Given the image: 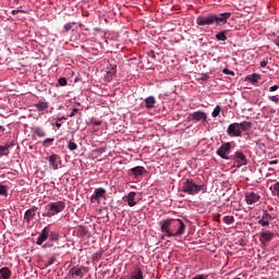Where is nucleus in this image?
<instances>
[{"mask_svg": "<svg viewBox=\"0 0 279 279\" xmlns=\"http://www.w3.org/2000/svg\"><path fill=\"white\" fill-rule=\"evenodd\" d=\"M230 16H232V13L230 12L218 14L209 13L207 15H199L196 17V25L201 27H206V25H226Z\"/></svg>", "mask_w": 279, "mask_h": 279, "instance_id": "obj_1", "label": "nucleus"}, {"mask_svg": "<svg viewBox=\"0 0 279 279\" xmlns=\"http://www.w3.org/2000/svg\"><path fill=\"white\" fill-rule=\"evenodd\" d=\"M206 191L208 187L205 184L199 185L193 179H186L182 186V192L187 195H197L198 193H206Z\"/></svg>", "mask_w": 279, "mask_h": 279, "instance_id": "obj_2", "label": "nucleus"}, {"mask_svg": "<svg viewBox=\"0 0 279 279\" xmlns=\"http://www.w3.org/2000/svg\"><path fill=\"white\" fill-rule=\"evenodd\" d=\"M66 208V203L63 201H58L54 203H49L46 205V213L43 214V217H54L59 213H62Z\"/></svg>", "mask_w": 279, "mask_h": 279, "instance_id": "obj_3", "label": "nucleus"}, {"mask_svg": "<svg viewBox=\"0 0 279 279\" xmlns=\"http://www.w3.org/2000/svg\"><path fill=\"white\" fill-rule=\"evenodd\" d=\"M170 232L172 236H182L186 232V225L182 219H172Z\"/></svg>", "mask_w": 279, "mask_h": 279, "instance_id": "obj_4", "label": "nucleus"}, {"mask_svg": "<svg viewBox=\"0 0 279 279\" xmlns=\"http://www.w3.org/2000/svg\"><path fill=\"white\" fill-rule=\"evenodd\" d=\"M245 202L248 206H251L250 208H254V206H256L257 203L260 202V194L258 193V190L246 189Z\"/></svg>", "mask_w": 279, "mask_h": 279, "instance_id": "obj_5", "label": "nucleus"}, {"mask_svg": "<svg viewBox=\"0 0 279 279\" xmlns=\"http://www.w3.org/2000/svg\"><path fill=\"white\" fill-rule=\"evenodd\" d=\"M245 131V122L231 123L227 129L229 136H241V133Z\"/></svg>", "mask_w": 279, "mask_h": 279, "instance_id": "obj_6", "label": "nucleus"}, {"mask_svg": "<svg viewBox=\"0 0 279 279\" xmlns=\"http://www.w3.org/2000/svg\"><path fill=\"white\" fill-rule=\"evenodd\" d=\"M101 199H106V189L97 187L90 197L92 204H101Z\"/></svg>", "mask_w": 279, "mask_h": 279, "instance_id": "obj_7", "label": "nucleus"}, {"mask_svg": "<svg viewBox=\"0 0 279 279\" xmlns=\"http://www.w3.org/2000/svg\"><path fill=\"white\" fill-rule=\"evenodd\" d=\"M258 82H260V74H250L245 77V88H252L251 86H256Z\"/></svg>", "mask_w": 279, "mask_h": 279, "instance_id": "obj_8", "label": "nucleus"}, {"mask_svg": "<svg viewBox=\"0 0 279 279\" xmlns=\"http://www.w3.org/2000/svg\"><path fill=\"white\" fill-rule=\"evenodd\" d=\"M173 219H167L163 220L160 223L161 232L166 233V236L171 239L173 236V232H171V225H172Z\"/></svg>", "mask_w": 279, "mask_h": 279, "instance_id": "obj_9", "label": "nucleus"}, {"mask_svg": "<svg viewBox=\"0 0 279 279\" xmlns=\"http://www.w3.org/2000/svg\"><path fill=\"white\" fill-rule=\"evenodd\" d=\"M230 149H232V144L226 143L218 148L217 154L223 160H228V154H230Z\"/></svg>", "mask_w": 279, "mask_h": 279, "instance_id": "obj_10", "label": "nucleus"}, {"mask_svg": "<svg viewBox=\"0 0 279 279\" xmlns=\"http://www.w3.org/2000/svg\"><path fill=\"white\" fill-rule=\"evenodd\" d=\"M206 121L208 119V116L204 111H195L193 113H190L187 117V122L191 123V121Z\"/></svg>", "mask_w": 279, "mask_h": 279, "instance_id": "obj_11", "label": "nucleus"}, {"mask_svg": "<svg viewBox=\"0 0 279 279\" xmlns=\"http://www.w3.org/2000/svg\"><path fill=\"white\" fill-rule=\"evenodd\" d=\"M132 175H134L135 180H138L141 177L145 175L147 173V169L143 166H136L130 170Z\"/></svg>", "mask_w": 279, "mask_h": 279, "instance_id": "obj_12", "label": "nucleus"}, {"mask_svg": "<svg viewBox=\"0 0 279 279\" xmlns=\"http://www.w3.org/2000/svg\"><path fill=\"white\" fill-rule=\"evenodd\" d=\"M70 276H77L78 278H84V276H86V267L81 266L71 268Z\"/></svg>", "mask_w": 279, "mask_h": 279, "instance_id": "obj_13", "label": "nucleus"}, {"mask_svg": "<svg viewBox=\"0 0 279 279\" xmlns=\"http://www.w3.org/2000/svg\"><path fill=\"white\" fill-rule=\"evenodd\" d=\"M38 210V207L33 206L32 208L27 209L24 214V219L27 221V223H31L34 217H36V211Z\"/></svg>", "mask_w": 279, "mask_h": 279, "instance_id": "obj_14", "label": "nucleus"}, {"mask_svg": "<svg viewBox=\"0 0 279 279\" xmlns=\"http://www.w3.org/2000/svg\"><path fill=\"white\" fill-rule=\"evenodd\" d=\"M136 197V192H130L126 196L123 197V202H126L128 206L130 208H133V206L136 205V202L134 201Z\"/></svg>", "mask_w": 279, "mask_h": 279, "instance_id": "obj_15", "label": "nucleus"}, {"mask_svg": "<svg viewBox=\"0 0 279 279\" xmlns=\"http://www.w3.org/2000/svg\"><path fill=\"white\" fill-rule=\"evenodd\" d=\"M274 236H276V234L271 231H263L259 235V239L262 241V243H269V241H271V239H274Z\"/></svg>", "mask_w": 279, "mask_h": 279, "instance_id": "obj_16", "label": "nucleus"}, {"mask_svg": "<svg viewBox=\"0 0 279 279\" xmlns=\"http://www.w3.org/2000/svg\"><path fill=\"white\" fill-rule=\"evenodd\" d=\"M243 165H245V155H243V153H235V161H234V167L241 168L243 167Z\"/></svg>", "mask_w": 279, "mask_h": 279, "instance_id": "obj_17", "label": "nucleus"}, {"mask_svg": "<svg viewBox=\"0 0 279 279\" xmlns=\"http://www.w3.org/2000/svg\"><path fill=\"white\" fill-rule=\"evenodd\" d=\"M47 239H49V230H47V227H45L37 239V245H43V242Z\"/></svg>", "mask_w": 279, "mask_h": 279, "instance_id": "obj_18", "label": "nucleus"}, {"mask_svg": "<svg viewBox=\"0 0 279 279\" xmlns=\"http://www.w3.org/2000/svg\"><path fill=\"white\" fill-rule=\"evenodd\" d=\"M58 160H60V156L58 155H51L50 157H48V162L50 165V167H52V169L56 171L58 170Z\"/></svg>", "mask_w": 279, "mask_h": 279, "instance_id": "obj_19", "label": "nucleus"}, {"mask_svg": "<svg viewBox=\"0 0 279 279\" xmlns=\"http://www.w3.org/2000/svg\"><path fill=\"white\" fill-rule=\"evenodd\" d=\"M256 58H258V53L254 50H248L246 52V64H252Z\"/></svg>", "mask_w": 279, "mask_h": 279, "instance_id": "obj_20", "label": "nucleus"}, {"mask_svg": "<svg viewBox=\"0 0 279 279\" xmlns=\"http://www.w3.org/2000/svg\"><path fill=\"white\" fill-rule=\"evenodd\" d=\"M35 108H37L38 112H43L44 110H47V108H49V102L45 100H39L37 104H35Z\"/></svg>", "mask_w": 279, "mask_h": 279, "instance_id": "obj_21", "label": "nucleus"}, {"mask_svg": "<svg viewBox=\"0 0 279 279\" xmlns=\"http://www.w3.org/2000/svg\"><path fill=\"white\" fill-rule=\"evenodd\" d=\"M146 108L149 110L156 106V97L149 96L145 99Z\"/></svg>", "mask_w": 279, "mask_h": 279, "instance_id": "obj_22", "label": "nucleus"}, {"mask_svg": "<svg viewBox=\"0 0 279 279\" xmlns=\"http://www.w3.org/2000/svg\"><path fill=\"white\" fill-rule=\"evenodd\" d=\"M130 279H145V277L143 276V269L136 268V269L132 272Z\"/></svg>", "mask_w": 279, "mask_h": 279, "instance_id": "obj_23", "label": "nucleus"}, {"mask_svg": "<svg viewBox=\"0 0 279 279\" xmlns=\"http://www.w3.org/2000/svg\"><path fill=\"white\" fill-rule=\"evenodd\" d=\"M0 276L3 279H9L10 276H12V271H10V268H8V267H2L0 269Z\"/></svg>", "mask_w": 279, "mask_h": 279, "instance_id": "obj_24", "label": "nucleus"}, {"mask_svg": "<svg viewBox=\"0 0 279 279\" xmlns=\"http://www.w3.org/2000/svg\"><path fill=\"white\" fill-rule=\"evenodd\" d=\"M34 133L36 134V136H38L39 138H45V136H47V132H45V129L36 126L34 129Z\"/></svg>", "mask_w": 279, "mask_h": 279, "instance_id": "obj_25", "label": "nucleus"}, {"mask_svg": "<svg viewBox=\"0 0 279 279\" xmlns=\"http://www.w3.org/2000/svg\"><path fill=\"white\" fill-rule=\"evenodd\" d=\"M216 40L226 41L228 40V36H226V32L221 31L216 34Z\"/></svg>", "mask_w": 279, "mask_h": 279, "instance_id": "obj_26", "label": "nucleus"}, {"mask_svg": "<svg viewBox=\"0 0 279 279\" xmlns=\"http://www.w3.org/2000/svg\"><path fill=\"white\" fill-rule=\"evenodd\" d=\"M53 141H56V138H53V137H48V138L44 140V141L41 142V145H43V147H50V146H51V143H53Z\"/></svg>", "mask_w": 279, "mask_h": 279, "instance_id": "obj_27", "label": "nucleus"}, {"mask_svg": "<svg viewBox=\"0 0 279 279\" xmlns=\"http://www.w3.org/2000/svg\"><path fill=\"white\" fill-rule=\"evenodd\" d=\"M223 221L228 226H232V223H234V216H225L223 217Z\"/></svg>", "mask_w": 279, "mask_h": 279, "instance_id": "obj_28", "label": "nucleus"}, {"mask_svg": "<svg viewBox=\"0 0 279 279\" xmlns=\"http://www.w3.org/2000/svg\"><path fill=\"white\" fill-rule=\"evenodd\" d=\"M0 195L8 197V185L0 184Z\"/></svg>", "mask_w": 279, "mask_h": 279, "instance_id": "obj_29", "label": "nucleus"}, {"mask_svg": "<svg viewBox=\"0 0 279 279\" xmlns=\"http://www.w3.org/2000/svg\"><path fill=\"white\" fill-rule=\"evenodd\" d=\"M219 114H221V107L220 106H216L214 111L211 112V117L214 119H216V117H218Z\"/></svg>", "mask_w": 279, "mask_h": 279, "instance_id": "obj_30", "label": "nucleus"}, {"mask_svg": "<svg viewBox=\"0 0 279 279\" xmlns=\"http://www.w3.org/2000/svg\"><path fill=\"white\" fill-rule=\"evenodd\" d=\"M270 191H272V193H276L279 197V182H276L272 186H270Z\"/></svg>", "mask_w": 279, "mask_h": 279, "instance_id": "obj_31", "label": "nucleus"}, {"mask_svg": "<svg viewBox=\"0 0 279 279\" xmlns=\"http://www.w3.org/2000/svg\"><path fill=\"white\" fill-rule=\"evenodd\" d=\"M9 155H10V150L4 146H0V156H9Z\"/></svg>", "mask_w": 279, "mask_h": 279, "instance_id": "obj_32", "label": "nucleus"}, {"mask_svg": "<svg viewBox=\"0 0 279 279\" xmlns=\"http://www.w3.org/2000/svg\"><path fill=\"white\" fill-rule=\"evenodd\" d=\"M262 218L266 221H271V219H274V217H271L270 214L267 211H264Z\"/></svg>", "mask_w": 279, "mask_h": 279, "instance_id": "obj_33", "label": "nucleus"}, {"mask_svg": "<svg viewBox=\"0 0 279 279\" xmlns=\"http://www.w3.org/2000/svg\"><path fill=\"white\" fill-rule=\"evenodd\" d=\"M58 84H59V86H66V84H69V82L66 81V77H60L58 80Z\"/></svg>", "mask_w": 279, "mask_h": 279, "instance_id": "obj_34", "label": "nucleus"}, {"mask_svg": "<svg viewBox=\"0 0 279 279\" xmlns=\"http://www.w3.org/2000/svg\"><path fill=\"white\" fill-rule=\"evenodd\" d=\"M68 147H69L70 151H75V149H77V144L70 141Z\"/></svg>", "mask_w": 279, "mask_h": 279, "instance_id": "obj_35", "label": "nucleus"}, {"mask_svg": "<svg viewBox=\"0 0 279 279\" xmlns=\"http://www.w3.org/2000/svg\"><path fill=\"white\" fill-rule=\"evenodd\" d=\"M269 101H274V104L279 102V96H268Z\"/></svg>", "mask_w": 279, "mask_h": 279, "instance_id": "obj_36", "label": "nucleus"}, {"mask_svg": "<svg viewBox=\"0 0 279 279\" xmlns=\"http://www.w3.org/2000/svg\"><path fill=\"white\" fill-rule=\"evenodd\" d=\"M259 223H260V226H263L264 228L267 227V226H269V221H268V220H265V218H262V219L259 220Z\"/></svg>", "mask_w": 279, "mask_h": 279, "instance_id": "obj_37", "label": "nucleus"}, {"mask_svg": "<svg viewBox=\"0 0 279 279\" xmlns=\"http://www.w3.org/2000/svg\"><path fill=\"white\" fill-rule=\"evenodd\" d=\"M53 263H56V258L51 257L50 259H48L46 267H51V265H53Z\"/></svg>", "mask_w": 279, "mask_h": 279, "instance_id": "obj_38", "label": "nucleus"}, {"mask_svg": "<svg viewBox=\"0 0 279 279\" xmlns=\"http://www.w3.org/2000/svg\"><path fill=\"white\" fill-rule=\"evenodd\" d=\"M64 29H65V32H71V29H73V25H71V23H66L64 25Z\"/></svg>", "mask_w": 279, "mask_h": 279, "instance_id": "obj_39", "label": "nucleus"}, {"mask_svg": "<svg viewBox=\"0 0 279 279\" xmlns=\"http://www.w3.org/2000/svg\"><path fill=\"white\" fill-rule=\"evenodd\" d=\"M259 64H260V66H262L263 69H265V66H267V64H269V60L265 59V60L260 61Z\"/></svg>", "mask_w": 279, "mask_h": 279, "instance_id": "obj_40", "label": "nucleus"}, {"mask_svg": "<svg viewBox=\"0 0 279 279\" xmlns=\"http://www.w3.org/2000/svg\"><path fill=\"white\" fill-rule=\"evenodd\" d=\"M222 73H225V75H234V72L230 71L229 69H225Z\"/></svg>", "mask_w": 279, "mask_h": 279, "instance_id": "obj_41", "label": "nucleus"}, {"mask_svg": "<svg viewBox=\"0 0 279 279\" xmlns=\"http://www.w3.org/2000/svg\"><path fill=\"white\" fill-rule=\"evenodd\" d=\"M117 74V68H112L109 72L108 75L112 76Z\"/></svg>", "mask_w": 279, "mask_h": 279, "instance_id": "obj_42", "label": "nucleus"}, {"mask_svg": "<svg viewBox=\"0 0 279 279\" xmlns=\"http://www.w3.org/2000/svg\"><path fill=\"white\" fill-rule=\"evenodd\" d=\"M278 88H279L278 85L270 86V87H269V92H270V93H274V92L278 90Z\"/></svg>", "mask_w": 279, "mask_h": 279, "instance_id": "obj_43", "label": "nucleus"}, {"mask_svg": "<svg viewBox=\"0 0 279 279\" xmlns=\"http://www.w3.org/2000/svg\"><path fill=\"white\" fill-rule=\"evenodd\" d=\"M14 146V143L12 142H9L4 145V147L10 151V147H13Z\"/></svg>", "mask_w": 279, "mask_h": 279, "instance_id": "obj_44", "label": "nucleus"}, {"mask_svg": "<svg viewBox=\"0 0 279 279\" xmlns=\"http://www.w3.org/2000/svg\"><path fill=\"white\" fill-rule=\"evenodd\" d=\"M41 247L43 250H47V247H53V243H46Z\"/></svg>", "mask_w": 279, "mask_h": 279, "instance_id": "obj_45", "label": "nucleus"}, {"mask_svg": "<svg viewBox=\"0 0 279 279\" xmlns=\"http://www.w3.org/2000/svg\"><path fill=\"white\" fill-rule=\"evenodd\" d=\"M76 112H80V109L74 108V109L72 110V112L70 113V117H75V113H76Z\"/></svg>", "mask_w": 279, "mask_h": 279, "instance_id": "obj_46", "label": "nucleus"}, {"mask_svg": "<svg viewBox=\"0 0 279 279\" xmlns=\"http://www.w3.org/2000/svg\"><path fill=\"white\" fill-rule=\"evenodd\" d=\"M50 239L51 241H58V234L51 233Z\"/></svg>", "mask_w": 279, "mask_h": 279, "instance_id": "obj_47", "label": "nucleus"}, {"mask_svg": "<svg viewBox=\"0 0 279 279\" xmlns=\"http://www.w3.org/2000/svg\"><path fill=\"white\" fill-rule=\"evenodd\" d=\"M201 80H202L203 82L208 81V74H202Z\"/></svg>", "mask_w": 279, "mask_h": 279, "instance_id": "obj_48", "label": "nucleus"}, {"mask_svg": "<svg viewBox=\"0 0 279 279\" xmlns=\"http://www.w3.org/2000/svg\"><path fill=\"white\" fill-rule=\"evenodd\" d=\"M192 279H206V276H204V275H196Z\"/></svg>", "mask_w": 279, "mask_h": 279, "instance_id": "obj_49", "label": "nucleus"}, {"mask_svg": "<svg viewBox=\"0 0 279 279\" xmlns=\"http://www.w3.org/2000/svg\"><path fill=\"white\" fill-rule=\"evenodd\" d=\"M92 123L93 125H101V121L99 120H93Z\"/></svg>", "mask_w": 279, "mask_h": 279, "instance_id": "obj_50", "label": "nucleus"}, {"mask_svg": "<svg viewBox=\"0 0 279 279\" xmlns=\"http://www.w3.org/2000/svg\"><path fill=\"white\" fill-rule=\"evenodd\" d=\"M20 12H23V11H21V10H12V11H11V13H12L13 15L19 14Z\"/></svg>", "mask_w": 279, "mask_h": 279, "instance_id": "obj_51", "label": "nucleus"}, {"mask_svg": "<svg viewBox=\"0 0 279 279\" xmlns=\"http://www.w3.org/2000/svg\"><path fill=\"white\" fill-rule=\"evenodd\" d=\"M248 128H252V122H245V130H247Z\"/></svg>", "mask_w": 279, "mask_h": 279, "instance_id": "obj_52", "label": "nucleus"}, {"mask_svg": "<svg viewBox=\"0 0 279 279\" xmlns=\"http://www.w3.org/2000/svg\"><path fill=\"white\" fill-rule=\"evenodd\" d=\"M215 219H216V221H218V222H219V221H220V219H221V215H220V214H217V215H216V217H215Z\"/></svg>", "mask_w": 279, "mask_h": 279, "instance_id": "obj_53", "label": "nucleus"}, {"mask_svg": "<svg viewBox=\"0 0 279 279\" xmlns=\"http://www.w3.org/2000/svg\"><path fill=\"white\" fill-rule=\"evenodd\" d=\"M150 57L153 58V60H156V53L154 51H150Z\"/></svg>", "mask_w": 279, "mask_h": 279, "instance_id": "obj_54", "label": "nucleus"}, {"mask_svg": "<svg viewBox=\"0 0 279 279\" xmlns=\"http://www.w3.org/2000/svg\"><path fill=\"white\" fill-rule=\"evenodd\" d=\"M269 165H278V160L269 161Z\"/></svg>", "mask_w": 279, "mask_h": 279, "instance_id": "obj_55", "label": "nucleus"}, {"mask_svg": "<svg viewBox=\"0 0 279 279\" xmlns=\"http://www.w3.org/2000/svg\"><path fill=\"white\" fill-rule=\"evenodd\" d=\"M56 128H62V123L57 122V123H56Z\"/></svg>", "mask_w": 279, "mask_h": 279, "instance_id": "obj_56", "label": "nucleus"}, {"mask_svg": "<svg viewBox=\"0 0 279 279\" xmlns=\"http://www.w3.org/2000/svg\"><path fill=\"white\" fill-rule=\"evenodd\" d=\"M0 132H5V128L0 125Z\"/></svg>", "mask_w": 279, "mask_h": 279, "instance_id": "obj_57", "label": "nucleus"}, {"mask_svg": "<svg viewBox=\"0 0 279 279\" xmlns=\"http://www.w3.org/2000/svg\"><path fill=\"white\" fill-rule=\"evenodd\" d=\"M240 10H245V7H242Z\"/></svg>", "mask_w": 279, "mask_h": 279, "instance_id": "obj_58", "label": "nucleus"}, {"mask_svg": "<svg viewBox=\"0 0 279 279\" xmlns=\"http://www.w3.org/2000/svg\"><path fill=\"white\" fill-rule=\"evenodd\" d=\"M14 1H15V3H19L20 0H14Z\"/></svg>", "mask_w": 279, "mask_h": 279, "instance_id": "obj_59", "label": "nucleus"}, {"mask_svg": "<svg viewBox=\"0 0 279 279\" xmlns=\"http://www.w3.org/2000/svg\"><path fill=\"white\" fill-rule=\"evenodd\" d=\"M58 121H62V118H59Z\"/></svg>", "mask_w": 279, "mask_h": 279, "instance_id": "obj_60", "label": "nucleus"}]
</instances>
